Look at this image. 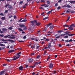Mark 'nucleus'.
<instances>
[{"mask_svg": "<svg viewBox=\"0 0 75 75\" xmlns=\"http://www.w3.org/2000/svg\"><path fill=\"white\" fill-rule=\"evenodd\" d=\"M8 10H6L4 12V13H5V14H7V13H8Z\"/></svg>", "mask_w": 75, "mask_h": 75, "instance_id": "obj_21", "label": "nucleus"}, {"mask_svg": "<svg viewBox=\"0 0 75 75\" xmlns=\"http://www.w3.org/2000/svg\"><path fill=\"white\" fill-rule=\"evenodd\" d=\"M36 49L38 50V49H39V46H37V45Z\"/></svg>", "mask_w": 75, "mask_h": 75, "instance_id": "obj_50", "label": "nucleus"}, {"mask_svg": "<svg viewBox=\"0 0 75 75\" xmlns=\"http://www.w3.org/2000/svg\"><path fill=\"white\" fill-rule=\"evenodd\" d=\"M62 1V0H59L58 1V3H60Z\"/></svg>", "mask_w": 75, "mask_h": 75, "instance_id": "obj_48", "label": "nucleus"}, {"mask_svg": "<svg viewBox=\"0 0 75 75\" xmlns=\"http://www.w3.org/2000/svg\"><path fill=\"white\" fill-rule=\"evenodd\" d=\"M51 72H53V73H52V74H56V73L57 72V71H52Z\"/></svg>", "mask_w": 75, "mask_h": 75, "instance_id": "obj_20", "label": "nucleus"}, {"mask_svg": "<svg viewBox=\"0 0 75 75\" xmlns=\"http://www.w3.org/2000/svg\"><path fill=\"white\" fill-rule=\"evenodd\" d=\"M24 30H27V26H25V28H23Z\"/></svg>", "mask_w": 75, "mask_h": 75, "instance_id": "obj_34", "label": "nucleus"}, {"mask_svg": "<svg viewBox=\"0 0 75 75\" xmlns=\"http://www.w3.org/2000/svg\"><path fill=\"white\" fill-rule=\"evenodd\" d=\"M28 67V65H25V68H27Z\"/></svg>", "mask_w": 75, "mask_h": 75, "instance_id": "obj_64", "label": "nucleus"}, {"mask_svg": "<svg viewBox=\"0 0 75 75\" xmlns=\"http://www.w3.org/2000/svg\"><path fill=\"white\" fill-rule=\"evenodd\" d=\"M70 18V17H68L67 19V21H69V19Z\"/></svg>", "mask_w": 75, "mask_h": 75, "instance_id": "obj_27", "label": "nucleus"}, {"mask_svg": "<svg viewBox=\"0 0 75 75\" xmlns=\"http://www.w3.org/2000/svg\"><path fill=\"white\" fill-rule=\"evenodd\" d=\"M2 24H3V23L1 21H0V25H2Z\"/></svg>", "mask_w": 75, "mask_h": 75, "instance_id": "obj_52", "label": "nucleus"}, {"mask_svg": "<svg viewBox=\"0 0 75 75\" xmlns=\"http://www.w3.org/2000/svg\"><path fill=\"white\" fill-rule=\"evenodd\" d=\"M31 48H32V49H33V48H34L35 47V45H33L32 46H31Z\"/></svg>", "mask_w": 75, "mask_h": 75, "instance_id": "obj_14", "label": "nucleus"}, {"mask_svg": "<svg viewBox=\"0 0 75 75\" xmlns=\"http://www.w3.org/2000/svg\"><path fill=\"white\" fill-rule=\"evenodd\" d=\"M57 6H58V3H56L55 4V6L57 7Z\"/></svg>", "mask_w": 75, "mask_h": 75, "instance_id": "obj_46", "label": "nucleus"}, {"mask_svg": "<svg viewBox=\"0 0 75 75\" xmlns=\"http://www.w3.org/2000/svg\"><path fill=\"white\" fill-rule=\"evenodd\" d=\"M46 52H47V50H46L44 52V55H47L46 54Z\"/></svg>", "mask_w": 75, "mask_h": 75, "instance_id": "obj_39", "label": "nucleus"}, {"mask_svg": "<svg viewBox=\"0 0 75 75\" xmlns=\"http://www.w3.org/2000/svg\"><path fill=\"white\" fill-rule=\"evenodd\" d=\"M53 28H54V25H51L50 27V30H53Z\"/></svg>", "mask_w": 75, "mask_h": 75, "instance_id": "obj_13", "label": "nucleus"}, {"mask_svg": "<svg viewBox=\"0 0 75 75\" xmlns=\"http://www.w3.org/2000/svg\"><path fill=\"white\" fill-rule=\"evenodd\" d=\"M16 16H13V18H14V19H16Z\"/></svg>", "mask_w": 75, "mask_h": 75, "instance_id": "obj_58", "label": "nucleus"}, {"mask_svg": "<svg viewBox=\"0 0 75 75\" xmlns=\"http://www.w3.org/2000/svg\"><path fill=\"white\" fill-rule=\"evenodd\" d=\"M72 27H75V24L73 23L70 25V27L68 28L69 30H73L74 28H72Z\"/></svg>", "mask_w": 75, "mask_h": 75, "instance_id": "obj_3", "label": "nucleus"}, {"mask_svg": "<svg viewBox=\"0 0 75 75\" xmlns=\"http://www.w3.org/2000/svg\"><path fill=\"white\" fill-rule=\"evenodd\" d=\"M20 55H18L16 57V56H15V57H14V58L13 59V61H15V60H16V59H18V58H20Z\"/></svg>", "mask_w": 75, "mask_h": 75, "instance_id": "obj_5", "label": "nucleus"}, {"mask_svg": "<svg viewBox=\"0 0 75 75\" xmlns=\"http://www.w3.org/2000/svg\"><path fill=\"white\" fill-rule=\"evenodd\" d=\"M64 38H68V35L65 36L64 37Z\"/></svg>", "mask_w": 75, "mask_h": 75, "instance_id": "obj_38", "label": "nucleus"}, {"mask_svg": "<svg viewBox=\"0 0 75 75\" xmlns=\"http://www.w3.org/2000/svg\"><path fill=\"white\" fill-rule=\"evenodd\" d=\"M2 30L3 31H4V32L7 31V29L6 28H3V29H2Z\"/></svg>", "mask_w": 75, "mask_h": 75, "instance_id": "obj_11", "label": "nucleus"}, {"mask_svg": "<svg viewBox=\"0 0 75 75\" xmlns=\"http://www.w3.org/2000/svg\"><path fill=\"white\" fill-rule=\"evenodd\" d=\"M57 31L59 33H61L62 32H64V31L62 30H58Z\"/></svg>", "mask_w": 75, "mask_h": 75, "instance_id": "obj_18", "label": "nucleus"}, {"mask_svg": "<svg viewBox=\"0 0 75 75\" xmlns=\"http://www.w3.org/2000/svg\"><path fill=\"white\" fill-rule=\"evenodd\" d=\"M27 21V20L26 19H24L22 21H21V23H22V22H25L26 21Z\"/></svg>", "mask_w": 75, "mask_h": 75, "instance_id": "obj_15", "label": "nucleus"}, {"mask_svg": "<svg viewBox=\"0 0 75 75\" xmlns=\"http://www.w3.org/2000/svg\"><path fill=\"white\" fill-rule=\"evenodd\" d=\"M35 64L36 65H38V64H41V62H40L39 63L38 62H35Z\"/></svg>", "mask_w": 75, "mask_h": 75, "instance_id": "obj_12", "label": "nucleus"}, {"mask_svg": "<svg viewBox=\"0 0 75 75\" xmlns=\"http://www.w3.org/2000/svg\"><path fill=\"white\" fill-rule=\"evenodd\" d=\"M49 6V5H45V7H46V8H47V7H48V6Z\"/></svg>", "mask_w": 75, "mask_h": 75, "instance_id": "obj_30", "label": "nucleus"}, {"mask_svg": "<svg viewBox=\"0 0 75 75\" xmlns=\"http://www.w3.org/2000/svg\"><path fill=\"white\" fill-rule=\"evenodd\" d=\"M23 39H25L26 38V36H24L23 37Z\"/></svg>", "mask_w": 75, "mask_h": 75, "instance_id": "obj_63", "label": "nucleus"}, {"mask_svg": "<svg viewBox=\"0 0 75 75\" xmlns=\"http://www.w3.org/2000/svg\"><path fill=\"white\" fill-rule=\"evenodd\" d=\"M50 58V56L48 57L47 59V61H48V60Z\"/></svg>", "mask_w": 75, "mask_h": 75, "instance_id": "obj_44", "label": "nucleus"}, {"mask_svg": "<svg viewBox=\"0 0 75 75\" xmlns=\"http://www.w3.org/2000/svg\"><path fill=\"white\" fill-rule=\"evenodd\" d=\"M30 23L32 24H34L35 23H37V21L35 20V21H31Z\"/></svg>", "mask_w": 75, "mask_h": 75, "instance_id": "obj_7", "label": "nucleus"}, {"mask_svg": "<svg viewBox=\"0 0 75 75\" xmlns=\"http://www.w3.org/2000/svg\"><path fill=\"white\" fill-rule=\"evenodd\" d=\"M51 24H52V23H50L49 24H48L47 25V27H48L50 26V25H51Z\"/></svg>", "mask_w": 75, "mask_h": 75, "instance_id": "obj_26", "label": "nucleus"}, {"mask_svg": "<svg viewBox=\"0 0 75 75\" xmlns=\"http://www.w3.org/2000/svg\"><path fill=\"white\" fill-rule=\"evenodd\" d=\"M1 19L2 20H4L5 19H6V18L5 17H2L1 18Z\"/></svg>", "mask_w": 75, "mask_h": 75, "instance_id": "obj_24", "label": "nucleus"}, {"mask_svg": "<svg viewBox=\"0 0 75 75\" xmlns=\"http://www.w3.org/2000/svg\"><path fill=\"white\" fill-rule=\"evenodd\" d=\"M35 72H33V73H32V74L33 75H35Z\"/></svg>", "mask_w": 75, "mask_h": 75, "instance_id": "obj_62", "label": "nucleus"}, {"mask_svg": "<svg viewBox=\"0 0 75 75\" xmlns=\"http://www.w3.org/2000/svg\"><path fill=\"white\" fill-rule=\"evenodd\" d=\"M72 41H73V40H72V39H70L69 40V42H72Z\"/></svg>", "mask_w": 75, "mask_h": 75, "instance_id": "obj_56", "label": "nucleus"}, {"mask_svg": "<svg viewBox=\"0 0 75 75\" xmlns=\"http://www.w3.org/2000/svg\"><path fill=\"white\" fill-rule=\"evenodd\" d=\"M49 67V68L52 69V67H53V64L51 63H50V65Z\"/></svg>", "mask_w": 75, "mask_h": 75, "instance_id": "obj_6", "label": "nucleus"}, {"mask_svg": "<svg viewBox=\"0 0 75 75\" xmlns=\"http://www.w3.org/2000/svg\"><path fill=\"white\" fill-rule=\"evenodd\" d=\"M23 3V1H20L19 3V4H22V3Z\"/></svg>", "mask_w": 75, "mask_h": 75, "instance_id": "obj_37", "label": "nucleus"}, {"mask_svg": "<svg viewBox=\"0 0 75 75\" xmlns=\"http://www.w3.org/2000/svg\"><path fill=\"white\" fill-rule=\"evenodd\" d=\"M64 34H61L60 35V36H64V35H68V36H69V37L71 36H72L73 35H75V34H69V33H71V32L68 31H67L66 32H64Z\"/></svg>", "mask_w": 75, "mask_h": 75, "instance_id": "obj_1", "label": "nucleus"}, {"mask_svg": "<svg viewBox=\"0 0 75 75\" xmlns=\"http://www.w3.org/2000/svg\"><path fill=\"white\" fill-rule=\"evenodd\" d=\"M5 72V71H2L1 72H0V75H3Z\"/></svg>", "mask_w": 75, "mask_h": 75, "instance_id": "obj_10", "label": "nucleus"}, {"mask_svg": "<svg viewBox=\"0 0 75 75\" xmlns=\"http://www.w3.org/2000/svg\"><path fill=\"white\" fill-rule=\"evenodd\" d=\"M11 17H13V16H12V15H11V16H9V18H11Z\"/></svg>", "mask_w": 75, "mask_h": 75, "instance_id": "obj_51", "label": "nucleus"}, {"mask_svg": "<svg viewBox=\"0 0 75 75\" xmlns=\"http://www.w3.org/2000/svg\"><path fill=\"white\" fill-rule=\"evenodd\" d=\"M23 19V18H21V19H20V20L18 21V22H20V21H21V20H22Z\"/></svg>", "mask_w": 75, "mask_h": 75, "instance_id": "obj_42", "label": "nucleus"}, {"mask_svg": "<svg viewBox=\"0 0 75 75\" xmlns=\"http://www.w3.org/2000/svg\"><path fill=\"white\" fill-rule=\"evenodd\" d=\"M0 16H4V14L2 13H0Z\"/></svg>", "mask_w": 75, "mask_h": 75, "instance_id": "obj_36", "label": "nucleus"}, {"mask_svg": "<svg viewBox=\"0 0 75 75\" xmlns=\"http://www.w3.org/2000/svg\"><path fill=\"white\" fill-rule=\"evenodd\" d=\"M1 40H2V41L3 42H5V41H11V43L12 42H15L14 41H13V40L10 39L5 40L4 39H2Z\"/></svg>", "mask_w": 75, "mask_h": 75, "instance_id": "obj_2", "label": "nucleus"}, {"mask_svg": "<svg viewBox=\"0 0 75 75\" xmlns=\"http://www.w3.org/2000/svg\"><path fill=\"white\" fill-rule=\"evenodd\" d=\"M59 47H62V45H61L59 44Z\"/></svg>", "mask_w": 75, "mask_h": 75, "instance_id": "obj_59", "label": "nucleus"}, {"mask_svg": "<svg viewBox=\"0 0 75 75\" xmlns=\"http://www.w3.org/2000/svg\"><path fill=\"white\" fill-rule=\"evenodd\" d=\"M7 7L8 8H12V6H11V5H10L8 4H7L6 6H5V7L6 8H7Z\"/></svg>", "mask_w": 75, "mask_h": 75, "instance_id": "obj_4", "label": "nucleus"}, {"mask_svg": "<svg viewBox=\"0 0 75 75\" xmlns=\"http://www.w3.org/2000/svg\"><path fill=\"white\" fill-rule=\"evenodd\" d=\"M40 55H38L37 56L36 58H40Z\"/></svg>", "mask_w": 75, "mask_h": 75, "instance_id": "obj_53", "label": "nucleus"}, {"mask_svg": "<svg viewBox=\"0 0 75 75\" xmlns=\"http://www.w3.org/2000/svg\"><path fill=\"white\" fill-rule=\"evenodd\" d=\"M46 19H48V17H46L45 18L43 19V20H46Z\"/></svg>", "mask_w": 75, "mask_h": 75, "instance_id": "obj_31", "label": "nucleus"}, {"mask_svg": "<svg viewBox=\"0 0 75 75\" xmlns=\"http://www.w3.org/2000/svg\"><path fill=\"white\" fill-rule=\"evenodd\" d=\"M64 27H69V26L67 25H65L64 26Z\"/></svg>", "mask_w": 75, "mask_h": 75, "instance_id": "obj_35", "label": "nucleus"}, {"mask_svg": "<svg viewBox=\"0 0 75 75\" xmlns=\"http://www.w3.org/2000/svg\"><path fill=\"white\" fill-rule=\"evenodd\" d=\"M33 59L31 58H29L28 59V61L30 62H33Z\"/></svg>", "mask_w": 75, "mask_h": 75, "instance_id": "obj_9", "label": "nucleus"}, {"mask_svg": "<svg viewBox=\"0 0 75 75\" xmlns=\"http://www.w3.org/2000/svg\"><path fill=\"white\" fill-rule=\"evenodd\" d=\"M0 46H5V45H3V44H0Z\"/></svg>", "mask_w": 75, "mask_h": 75, "instance_id": "obj_43", "label": "nucleus"}, {"mask_svg": "<svg viewBox=\"0 0 75 75\" xmlns=\"http://www.w3.org/2000/svg\"><path fill=\"white\" fill-rule=\"evenodd\" d=\"M14 50H9L8 51V52L9 53H11V52H14Z\"/></svg>", "mask_w": 75, "mask_h": 75, "instance_id": "obj_19", "label": "nucleus"}, {"mask_svg": "<svg viewBox=\"0 0 75 75\" xmlns=\"http://www.w3.org/2000/svg\"><path fill=\"white\" fill-rule=\"evenodd\" d=\"M15 38V37L14 36H13L11 37V39H14Z\"/></svg>", "mask_w": 75, "mask_h": 75, "instance_id": "obj_41", "label": "nucleus"}, {"mask_svg": "<svg viewBox=\"0 0 75 75\" xmlns=\"http://www.w3.org/2000/svg\"><path fill=\"white\" fill-rule=\"evenodd\" d=\"M19 26L20 27H21V28H22V27H25V26L24 25H19Z\"/></svg>", "mask_w": 75, "mask_h": 75, "instance_id": "obj_17", "label": "nucleus"}, {"mask_svg": "<svg viewBox=\"0 0 75 75\" xmlns=\"http://www.w3.org/2000/svg\"><path fill=\"white\" fill-rule=\"evenodd\" d=\"M67 7H68V8H70L71 7V6H70L69 5V4H68L67 5Z\"/></svg>", "mask_w": 75, "mask_h": 75, "instance_id": "obj_32", "label": "nucleus"}, {"mask_svg": "<svg viewBox=\"0 0 75 75\" xmlns=\"http://www.w3.org/2000/svg\"><path fill=\"white\" fill-rule=\"evenodd\" d=\"M36 25L38 26H39V25H40V22L36 23Z\"/></svg>", "mask_w": 75, "mask_h": 75, "instance_id": "obj_16", "label": "nucleus"}, {"mask_svg": "<svg viewBox=\"0 0 75 75\" xmlns=\"http://www.w3.org/2000/svg\"><path fill=\"white\" fill-rule=\"evenodd\" d=\"M7 65V64H3V66H4V67H5V66H6Z\"/></svg>", "mask_w": 75, "mask_h": 75, "instance_id": "obj_60", "label": "nucleus"}, {"mask_svg": "<svg viewBox=\"0 0 75 75\" xmlns=\"http://www.w3.org/2000/svg\"><path fill=\"white\" fill-rule=\"evenodd\" d=\"M34 53H32L31 54V55H34Z\"/></svg>", "mask_w": 75, "mask_h": 75, "instance_id": "obj_57", "label": "nucleus"}, {"mask_svg": "<svg viewBox=\"0 0 75 75\" xmlns=\"http://www.w3.org/2000/svg\"><path fill=\"white\" fill-rule=\"evenodd\" d=\"M45 40V41H49L50 40H49L48 39H47Z\"/></svg>", "mask_w": 75, "mask_h": 75, "instance_id": "obj_55", "label": "nucleus"}, {"mask_svg": "<svg viewBox=\"0 0 75 75\" xmlns=\"http://www.w3.org/2000/svg\"><path fill=\"white\" fill-rule=\"evenodd\" d=\"M47 4H50V2L49 1H47Z\"/></svg>", "mask_w": 75, "mask_h": 75, "instance_id": "obj_23", "label": "nucleus"}, {"mask_svg": "<svg viewBox=\"0 0 75 75\" xmlns=\"http://www.w3.org/2000/svg\"><path fill=\"white\" fill-rule=\"evenodd\" d=\"M57 10H60V9H61V7L59 6L57 8Z\"/></svg>", "mask_w": 75, "mask_h": 75, "instance_id": "obj_40", "label": "nucleus"}, {"mask_svg": "<svg viewBox=\"0 0 75 75\" xmlns=\"http://www.w3.org/2000/svg\"><path fill=\"white\" fill-rule=\"evenodd\" d=\"M18 30L20 31H23V30L21 28H18Z\"/></svg>", "mask_w": 75, "mask_h": 75, "instance_id": "obj_22", "label": "nucleus"}, {"mask_svg": "<svg viewBox=\"0 0 75 75\" xmlns=\"http://www.w3.org/2000/svg\"><path fill=\"white\" fill-rule=\"evenodd\" d=\"M0 37H4V35L3 34L2 35H0Z\"/></svg>", "mask_w": 75, "mask_h": 75, "instance_id": "obj_47", "label": "nucleus"}, {"mask_svg": "<svg viewBox=\"0 0 75 75\" xmlns=\"http://www.w3.org/2000/svg\"><path fill=\"white\" fill-rule=\"evenodd\" d=\"M8 36H6L4 37V38H8Z\"/></svg>", "mask_w": 75, "mask_h": 75, "instance_id": "obj_61", "label": "nucleus"}, {"mask_svg": "<svg viewBox=\"0 0 75 75\" xmlns=\"http://www.w3.org/2000/svg\"><path fill=\"white\" fill-rule=\"evenodd\" d=\"M41 3H45V1L44 0H41Z\"/></svg>", "mask_w": 75, "mask_h": 75, "instance_id": "obj_28", "label": "nucleus"}, {"mask_svg": "<svg viewBox=\"0 0 75 75\" xmlns=\"http://www.w3.org/2000/svg\"><path fill=\"white\" fill-rule=\"evenodd\" d=\"M21 52H18V53L16 55H17V56L20 55H19V54H21Z\"/></svg>", "mask_w": 75, "mask_h": 75, "instance_id": "obj_25", "label": "nucleus"}, {"mask_svg": "<svg viewBox=\"0 0 75 75\" xmlns=\"http://www.w3.org/2000/svg\"><path fill=\"white\" fill-rule=\"evenodd\" d=\"M18 41L19 42H24V41H23L18 40Z\"/></svg>", "mask_w": 75, "mask_h": 75, "instance_id": "obj_45", "label": "nucleus"}, {"mask_svg": "<svg viewBox=\"0 0 75 75\" xmlns=\"http://www.w3.org/2000/svg\"><path fill=\"white\" fill-rule=\"evenodd\" d=\"M63 7H67V6L66 5H64L63 6H62Z\"/></svg>", "mask_w": 75, "mask_h": 75, "instance_id": "obj_49", "label": "nucleus"}, {"mask_svg": "<svg viewBox=\"0 0 75 75\" xmlns=\"http://www.w3.org/2000/svg\"><path fill=\"white\" fill-rule=\"evenodd\" d=\"M8 29L9 30H12V29H13V28L11 27H9L8 28Z\"/></svg>", "mask_w": 75, "mask_h": 75, "instance_id": "obj_33", "label": "nucleus"}, {"mask_svg": "<svg viewBox=\"0 0 75 75\" xmlns=\"http://www.w3.org/2000/svg\"><path fill=\"white\" fill-rule=\"evenodd\" d=\"M69 3H75V1H69Z\"/></svg>", "mask_w": 75, "mask_h": 75, "instance_id": "obj_29", "label": "nucleus"}, {"mask_svg": "<svg viewBox=\"0 0 75 75\" xmlns=\"http://www.w3.org/2000/svg\"><path fill=\"white\" fill-rule=\"evenodd\" d=\"M45 5H46L45 4H42L41 5V6H45Z\"/></svg>", "mask_w": 75, "mask_h": 75, "instance_id": "obj_54", "label": "nucleus"}, {"mask_svg": "<svg viewBox=\"0 0 75 75\" xmlns=\"http://www.w3.org/2000/svg\"><path fill=\"white\" fill-rule=\"evenodd\" d=\"M20 71H23V67L22 66H21L18 68Z\"/></svg>", "mask_w": 75, "mask_h": 75, "instance_id": "obj_8", "label": "nucleus"}]
</instances>
